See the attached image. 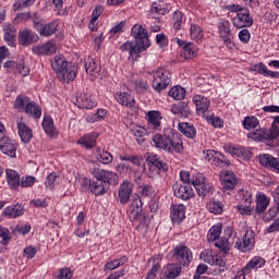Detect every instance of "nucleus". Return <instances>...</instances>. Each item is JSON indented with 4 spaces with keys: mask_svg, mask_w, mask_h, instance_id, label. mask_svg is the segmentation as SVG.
<instances>
[{
    "mask_svg": "<svg viewBox=\"0 0 279 279\" xmlns=\"http://www.w3.org/2000/svg\"><path fill=\"white\" fill-rule=\"evenodd\" d=\"M160 270V264L156 263L153 265L151 269L148 270L145 279H158V271Z\"/></svg>",
    "mask_w": 279,
    "mask_h": 279,
    "instance_id": "nucleus-62",
    "label": "nucleus"
},
{
    "mask_svg": "<svg viewBox=\"0 0 279 279\" xmlns=\"http://www.w3.org/2000/svg\"><path fill=\"white\" fill-rule=\"evenodd\" d=\"M239 38L244 45H247L250 43V38H252V34H250L247 28H243L239 32Z\"/></svg>",
    "mask_w": 279,
    "mask_h": 279,
    "instance_id": "nucleus-63",
    "label": "nucleus"
},
{
    "mask_svg": "<svg viewBox=\"0 0 279 279\" xmlns=\"http://www.w3.org/2000/svg\"><path fill=\"white\" fill-rule=\"evenodd\" d=\"M17 132L22 143H29L32 141L34 133L32 129L23 121L17 122Z\"/></svg>",
    "mask_w": 279,
    "mask_h": 279,
    "instance_id": "nucleus-23",
    "label": "nucleus"
},
{
    "mask_svg": "<svg viewBox=\"0 0 279 279\" xmlns=\"http://www.w3.org/2000/svg\"><path fill=\"white\" fill-rule=\"evenodd\" d=\"M255 236L256 234L252 230H248L242 240L235 242V246L240 252H250L254 247Z\"/></svg>",
    "mask_w": 279,
    "mask_h": 279,
    "instance_id": "nucleus-13",
    "label": "nucleus"
},
{
    "mask_svg": "<svg viewBox=\"0 0 279 279\" xmlns=\"http://www.w3.org/2000/svg\"><path fill=\"white\" fill-rule=\"evenodd\" d=\"M5 175L10 189L16 190L19 186H21V177L19 175V172L12 169H7Z\"/></svg>",
    "mask_w": 279,
    "mask_h": 279,
    "instance_id": "nucleus-31",
    "label": "nucleus"
},
{
    "mask_svg": "<svg viewBox=\"0 0 279 279\" xmlns=\"http://www.w3.org/2000/svg\"><path fill=\"white\" fill-rule=\"evenodd\" d=\"M178 130L187 138H195L197 134V130H195V126L189 122H180L178 125Z\"/></svg>",
    "mask_w": 279,
    "mask_h": 279,
    "instance_id": "nucleus-36",
    "label": "nucleus"
},
{
    "mask_svg": "<svg viewBox=\"0 0 279 279\" xmlns=\"http://www.w3.org/2000/svg\"><path fill=\"white\" fill-rule=\"evenodd\" d=\"M220 182L226 191H234L236 187V178L233 172L223 171L220 173Z\"/></svg>",
    "mask_w": 279,
    "mask_h": 279,
    "instance_id": "nucleus-19",
    "label": "nucleus"
},
{
    "mask_svg": "<svg viewBox=\"0 0 279 279\" xmlns=\"http://www.w3.org/2000/svg\"><path fill=\"white\" fill-rule=\"evenodd\" d=\"M75 106L81 110H93L97 106V101L93 99L90 94H80L76 97Z\"/></svg>",
    "mask_w": 279,
    "mask_h": 279,
    "instance_id": "nucleus-17",
    "label": "nucleus"
},
{
    "mask_svg": "<svg viewBox=\"0 0 279 279\" xmlns=\"http://www.w3.org/2000/svg\"><path fill=\"white\" fill-rule=\"evenodd\" d=\"M225 151L230 154L231 156H236L238 158H245V160H250L252 158V151L243 146H232V144H227L225 146Z\"/></svg>",
    "mask_w": 279,
    "mask_h": 279,
    "instance_id": "nucleus-18",
    "label": "nucleus"
},
{
    "mask_svg": "<svg viewBox=\"0 0 279 279\" xmlns=\"http://www.w3.org/2000/svg\"><path fill=\"white\" fill-rule=\"evenodd\" d=\"M121 51H128L129 52V60H134V56H138V53H143V49L138 47L137 44H134L132 41H126L120 46Z\"/></svg>",
    "mask_w": 279,
    "mask_h": 279,
    "instance_id": "nucleus-29",
    "label": "nucleus"
},
{
    "mask_svg": "<svg viewBox=\"0 0 279 279\" xmlns=\"http://www.w3.org/2000/svg\"><path fill=\"white\" fill-rule=\"evenodd\" d=\"M19 144L8 136H3L0 138V151L9 156L10 158H16V149Z\"/></svg>",
    "mask_w": 279,
    "mask_h": 279,
    "instance_id": "nucleus-11",
    "label": "nucleus"
},
{
    "mask_svg": "<svg viewBox=\"0 0 279 279\" xmlns=\"http://www.w3.org/2000/svg\"><path fill=\"white\" fill-rule=\"evenodd\" d=\"M190 36L195 43H201L204 38V29L197 24H191Z\"/></svg>",
    "mask_w": 279,
    "mask_h": 279,
    "instance_id": "nucleus-41",
    "label": "nucleus"
},
{
    "mask_svg": "<svg viewBox=\"0 0 279 279\" xmlns=\"http://www.w3.org/2000/svg\"><path fill=\"white\" fill-rule=\"evenodd\" d=\"M134 191V184L132 182L125 180L120 184L118 189V197L120 199V204L125 205L130 202L132 197V193Z\"/></svg>",
    "mask_w": 279,
    "mask_h": 279,
    "instance_id": "nucleus-12",
    "label": "nucleus"
},
{
    "mask_svg": "<svg viewBox=\"0 0 279 279\" xmlns=\"http://www.w3.org/2000/svg\"><path fill=\"white\" fill-rule=\"evenodd\" d=\"M259 163L262 167H268L275 169L279 173V158H276L269 154L259 156Z\"/></svg>",
    "mask_w": 279,
    "mask_h": 279,
    "instance_id": "nucleus-24",
    "label": "nucleus"
},
{
    "mask_svg": "<svg viewBox=\"0 0 279 279\" xmlns=\"http://www.w3.org/2000/svg\"><path fill=\"white\" fill-rule=\"evenodd\" d=\"M214 245L223 252V254H228L230 252V242L227 238H219L217 241L214 242Z\"/></svg>",
    "mask_w": 279,
    "mask_h": 279,
    "instance_id": "nucleus-51",
    "label": "nucleus"
},
{
    "mask_svg": "<svg viewBox=\"0 0 279 279\" xmlns=\"http://www.w3.org/2000/svg\"><path fill=\"white\" fill-rule=\"evenodd\" d=\"M41 125L48 136H58V129H56V124H53V118L45 116Z\"/></svg>",
    "mask_w": 279,
    "mask_h": 279,
    "instance_id": "nucleus-32",
    "label": "nucleus"
},
{
    "mask_svg": "<svg viewBox=\"0 0 279 279\" xmlns=\"http://www.w3.org/2000/svg\"><path fill=\"white\" fill-rule=\"evenodd\" d=\"M116 99L121 106H125L126 108H134L136 106V100L128 93H118Z\"/></svg>",
    "mask_w": 279,
    "mask_h": 279,
    "instance_id": "nucleus-37",
    "label": "nucleus"
},
{
    "mask_svg": "<svg viewBox=\"0 0 279 279\" xmlns=\"http://www.w3.org/2000/svg\"><path fill=\"white\" fill-rule=\"evenodd\" d=\"M21 63L15 61H7L4 63V69H8V73H19Z\"/></svg>",
    "mask_w": 279,
    "mask_h": 279,
    "instance_id": "nucleus-61",
    "label": "nucleus"
},
{
    "mask_svg": "<svg viewBox=\"0 0 279 279\" xmlns=\"http://www.w3.org/2000/svg\"><path fill=\"white\" fill-rule=\"evenodd\" d=\"M214 258H215V255L213 254V251H210V250H205L201 253V260H203V263L213 265L215 263Z\"/></svg>",
    "mask_w": 279,
    "mask_h": 279,
    "instance_id": "nucleus-55",
    "label": "nucleus"
},
{
    "mask_svg": "<svg viewBox=\"0 0 279 279\" xmlns=\"http://www.w3.org/2000/svg\"><path fill=\"white\" fill-rule=\"evenodd\" d=\"M193 102L196 106L197 112H208V109L210 108V100L203 95H196L193 97Z\"/></svg>",
    "mask_w": 279,
    "mask_h": 279,
    "instance_id": "nucleus-28",
    "label": "nucleus"
},
{
    "mask_svg": "<svg viewBox=\"0 0 279 279\" xmlns=\"http://www.w3.org/2000/svg\"><path fill=\"white\" fill-rule=\"evenodd\" d=\"M31 104H32V99H29V97L17 96L14 101L13 108L17 110V112H25V108H27L28 105Z\"/></svg>",
    "mask_w": 279,
    "mask_h": 279,
    "instance_id": "nucleus-39",
    "label": "nucleus"
},
{
    "mask_svg": "<svg viewBox=\"0 0 279 279\" xmlns=\"http://www.w3.org/2000/svg\"><path fill=\"white\" fill-rule=\"evenodd\" d=\"M131 132H132L133 136H135V138H141V137L145 136L147 129H145L144 126H141V125L133 124L131 126Z\"/></svg>",
    "mask_w": 279,
    "mask_h": 279,
    "instance_id": "nucleus-57",
    "label": "nucleus"
},
{
    "mask_svg": "<svg viewBox=\"0 0 279 279\" xmlns=\"http://www.w3.org/2000/svg\"><path fill=\"white\" fill-rule=\"evenodd\" d=\"M85 71L92 77H101V65L96 63L95 59H87L85 63Z\"/></svg>",
    "mask_w": 279,
    "mask_h": 279,
    "instance_id": "nucleus-25",
    "label": "nucleus"
},
{
    "mask_svg": "<svg viewBox=\"0 0 279 279\" xmlns=\"http://www.w3.org/2000/svg\"><path fill=\"white\" fill-rule=\"evenodd\" d=\"M219 34L223 45H226L228 49H232L234 44H232V38H230V21L223 20L219 23Z\"/></svg>",
    "mask_w": 279,
    "mask_h": 279,
    "instance_id": "nucleus-16",
    "label": "nucleus"
},
{
    "mask_svg": "<svg viewBox=\"0 0 279 279\" xmlns=\"http://www.w3.org/2000/svg\"><path fill=\"white\" fill-rule=\"evenodd\" d=\"M58 279H72L73 278V270L70 268H63L60 270Z\"/></svg>",
    "mask_w": 279,
    "mask_h": 279,
    "instance_id": "nucleus-64",
    "label": "nucleus"
},
{
    "mask_svg": "<svg viewBox=\"0 0 279 279\" xmlns=\"http://www.w3.org/2000/svg\"><path fill=\"white\" fill-rule=\"evenodd\" d=\"M269 197L265 195V193H259L256 196V207H255V213L257 215H260L267 210V207L269 206Z\"/></svg>",
    "mask_w": 279,
    "mask_h": 279,
    "instance_id": "nucleus-33",
    "label": "nucleus"
},
{
    "mask_svg": "<svg viewBox=\"0 0 279 279\" xmlns=\"http://www.w3.org/2000/svg\"><path fill=\"white\" fill-rule=\"evenodd\" d=\"M4 40L12 47L16 43V28L12 24H5L3 26Z\"/></svg>",
    "mask_w": 279,
    "mask_h": 279,
    "instance_id": "nucleus-34",
    "label": "nucleus"
},
{
    "mask_svg": "<svg viewBox=\"0 0 279 279\" xmlns=\"http://www.w3.org/2000/svg\"><path fill=\"white\" fill-rule=\"evenodd\" d=\"M97 160L101 162V165H110L112 160L114 159L112 157V154H110L108 150L97 148Z\"/></svg>",
    "mask_w": 279,
    "mask_h": 279,
    "instance_id": "nucleus-44",
    "label": "nucleus"
},
{
    "mask_svg": "<svg viewBox=\"0 0 279 279\" xmlns=\"http://www.w3.org/2000/svg\"><path fill=\"white\" fill-rule=\"evenodd\" d=\"M131 36L135 39L137 47L144 51H147L151 47V41L149 40V34L147 29L141 24H135L131 29Z\"/></svg>",
    "mask_w": 279,
    "mask_h": 279,
    "instance_id": "nucleus-7",
    "label": "nucleus"
},
{
    "mask_svg": "<svg viewBox=\"0 0 279 279\" xmlns=\"http://www.w3.org/2000/svg\"><path fill=\"white\" fill-rule=\"evenodd\" d=\"M265 219L266 221H271V219H279V205L271 207L270 210L265 214Z\"/></svg>",
    "mask_w": 279,
    "mask_h": 279,
    "instance_id": "nucleus-58",
    "label": "nucleus"
},
{
    "mask_svg": "<svg viewBox=\"0 0 279 279\" xmlns=\"http://www.w3.org/2000/svg\"><path fill=\"white\" fill-rule=\"evenodd\" d=\"M211 165L215 167H220V169H223L226 167H230V160H228L223 154L216 153V156L214 157V160L211 161Z\"/></svg>",
    "mask_w": 279,
    "mask_h": 279,
    "instance_id": "nucleus-48",
    "label": "nucleus"
},
{
    "mask_svg": "<svg viewBox=\"0 0 279 279\" xmlns=\"http://www.w3.org/2000/svg\"><path fill=\"white\" fill-rule=\"evenodd\" d=\"M227 10L236 14L232 19L233 27H236V29H243V27H252L254 25V17L250 14V9L239 4H230L227 5Z\"/></svg>",
    "mask_w": 279,
    "mask_h": 279,
    "instance_id": "nucleus-5",
    "label": "nucleus"
},
{
    "mask_svg": "<svg viewBox=\"0 0 279 279\" xmlns=\"http://www.w3.org/2000/svg\"><path fill=\"white\" fill-rule=\"evenodd\" d=\"M77 145L85 147V149H93L97 145V135L86 134L77 141Z\"/></svg>",
    "mask_w": 279,
    "mask_h": 279,
    "instance_id": "nucleus-35",
    "label": "nucleus"
},
{
    "mask_svg": "<svg viewBox=\"0 0 279 279\" xmlns=\"http://www.w3.org/2000/svg\"><path fill=\"white\" fill-rule=\"evenodd\" d=\"M3 215L9 217L10 219H16V217L25 215V207L22 204L9 206L4 208Z\"/></svg>",
    "mask_w": 279,
    "mask_h": 279,
    "instance_id": "nucleus-26",
    "label": "nucleus"
},
{
    "mask_svg": "<svg viewBox=\"0 0 279 279\" xmlns=\"http://www.w3.org/2000/svg\"><path fill=\"white\" fill-rule=\"evenodd\" d=\"M125 263H128V257L122 256L119 259H114V260L108 262L105 265V269L107 271H114V269H119V267H122V265H125Z\"/></svg>",
    "mask_w": 279,
    "mask_h": 279,
    "instance_id": "nucleus-46",
    "label": "nucleus"
},
{
    "mask_svg": "<svg viewBox=\"0 0 279 279\" xmlns=\"http://www.w3.org/2000/svg\"><path fill=\"white\" fill-rule=\"evenodd\" d=\"M171 84V72L165 68H159L153 73V88L157 93H162Z\"/></svg>",
    "mask_w": 279,
    "mask_h": 279,
    "instance_id": "nucleus-6",
    "label": "nucleus"
},
{
    "mask_svg": "<svg viewBox=\"0 0 279 279\" xmlns=\"http://www.w3.org/2000/svg\"><path fill=\"white\" fill-rule=\"evenodd\" d=\"M51 66L58 75H62L63 82H73L77 76V64L66 62L64 57H54Z\"/></svg>",
    "mask_w": 279,
    "mask_h": 279,
    "instance_id": "nucleus-4",
    "label": "nucleus"
},
{
    "mask_svg": "<svg viewBox=\"0 0 279 279\" xmlns=\"http://www.w3.org/2000/svg\"><path fill=\"white\" fill-rule=\"evenodd\" d=\"M193 186L196 190V193L197 195H199V197H206V195L210 193V185L208 184V182H206V178H204V175L202 174L196 177L192 181V184L191 182H175L172 185V190L175 197L186 202V199H191V197L195 195Z\"/></svg>",
    "mask_w": 279,
    "mask_h": 279,
    "instance_id": "nucleus-1",
    "label": "nucleus"
},
{
    "mask_svg": "<svg viewBox=\"0 0 279 279\" xmlns=\"http://www.w3.org/2000/svg\"><path fill=\"white\" fill-rule=\"evenodd\" d=\"M153 143L157 149H162L167 154H182L184 146L180 135L175 134L172 130L162 131L153 136Z\"/></svg>",
    "mask_w": 279,
    "mask_h": 279,
    "instance_id": "nucleus-2",
    "label": "nucleus"
},
{
    "mask_svg": "<svg viewBox=\"0 0 279 279\" xmlns=\"http://www.w3.org/2000/svg\"><path fill=\"white\" fill-rule=\"evenodd\" d=\"M207 208L213 215H221L223 213V204L215 198L207 204Z\"/></svg>",
    "mask_w": 279,
    "mask_h": 279,
    "instance_id": "nucleus-47",
    "label": "nucleus"
},
{
    "mask_svg": "<svg viewBox=\"0 0 279 279\" xmlns=\"http://www.w3.org/2000/svg\"><path fill=\"white\" fill-rule=\"evenodd\" d=\"M36 3V0H16L13 4V10H23L25 8H32Z\"/></svg>",
    "mask_w": 279,
    "mask_h": 279,
    "instance_id": "nucleus-53",
    "label": "nucleus"
},
{
    "mask_svg": "<svg viewBox=\"0 0 279 279\" xmlns=\"http://www.w3.org/2000/svg\"><path fill=\"white\" fill-rule=\"evenodd\" d=\"M147 162L151 165L153 167H156L159 171H162L166 173V171H169V165L160 158L158 155H149L147 157Z\"/></svg>",
    "mask_w": 279,
    "mask_h": 279,
    "instance_id": "nucleus-30",
    "label": "nucleus"
},
{
    "mask_svg": "<svg viewBox=\"0 0 279 279\" xmlns=\"http://www.w3.org/2000/svg\"><path fill=\"white\" fill-rule=\"evenodd\" d=\"M166 271L169 278L175 279L182 274V267L178 266L177 264H168Z\"/></svg>",
    "mask_w": 279,
    "mask_h": 279,
    "instance_id": "nucleus-50",
    "label": "nucleus"
},
{
    "mask_svg": "<svg viewBox=\"0 0 279 279\" xmlns=\"http://www.w3.org/2000/svg\"><path fill=\"white\" fill-rule=\"evenodd\" d=\"M147 128L148 130H153L155 132L160 131L162 125V114L160 111H148L146 114Z\"/></svg>",
    "mask_w": 279,
    "mask_h": 279,
    "instance_id": "nucleus-14",
    "label": "nucleus"
},
{
    "mask_svg": "<svg viewBox=\"0 0 279 279\" xmlns=\"http://www.w3.org/2000/svg\"><path fill=\"white\" fill-rule=\"evenodd\" d=\"M93 175L95 179L89 182V191L93 195H105L110 189V184H119V175L117 172L94 170Z\"/></svg>",
    "mask_w": 279,
    "mask_h": 279,
    "instance_id": "nucleus-3",
    "label": "nucleus"
},
{
    "mask_svg": "<svg viewBox=\"0 0 279 279\" xmlns=\"http://www.w3.org/2000/svg\"><path fill=\"white\" fill-rule=\"evenodd\" d=\"M33 184H36V178L32 175L23 177L20 181L22 189H29Z\"/></svg>",
    "mask_w": 279,
    "mask_h": 279,
    "instance_id": "nucleus-60",
    "label": "nucleus"
},
{
    "mask_svg": "<svg viewBox=\"0 0 279 279\" xmlns=\"http://www.w3.org/2000/svg\"><path fill=\"white\" fill-rule=\"evenodd\" d=\"M184 20V14L180 11H175L172 17L174 29L182 28V21Z\"/></svg>",
    "mask_w": 279,
    "mask_h": 279,
    "instance_id": "nucleus-56",
    "label": "nucleus"
},
{
    "mask_svg": "<svg viewBox=\"0 0 279 279\" xmlns=\"http://www.w3.org/2000/svg\"><path fill=\"white\" fill-rule=\"evenodd\" d=\"M222 230L223 227H221V225L211 227L207 233V241H209V243H215V241L219 240Z\"/></svg>",
    "mask_w": 279,
    "mask_h": 279,
    "instance_id": "nucleus-43",
    "label": "nucleus"
},
{
    "mask_svg": "<svg viewBox=\"0 0 279 279\" xmlns=\"http://www.w3.org/2000/svg\"><path fill=\"white\" fill-rule=\"evenodd\" d=\"M141 197H151L155 193L154 186L150 184H143L140 186Z\"/></svg>",
    "mask_w": 279,
    "mask_h": 279,
    "instance_id": "nucleus-59",
    "label": "nucleus"
},
{
    "mask_svg": "<svg viewBox=\"0 0 279 279\" xmlns=\"http://www.w3.org/2000/svg\"><path fill=\"white\" fill-rule=\"evenodd\" d=\"M170 10L165 4V2H154L151 4V8L149 10V16H153V19H156V15L158 16H165V14H169Z\"/></svg>",
    "mask_w": 279,
    "mask_h": 279,
    "instance_id": "nucleus-27",
    "label": "nucleus"
},
{
    "mask_svg": "<svg viewBox=\"0 0 279 279\" xmlns=\"http://www.w3.org/2000/svg\"><path fill=\"white\" fill-rule=\"evenodd\" d=\"M168 95H169V97H172V99L182 101V99H184V97H186V90L184 89V87L174 86L169 90Z\"/></svg>",
    "mask_w": 279,
    "mask_h": 279,
    "instance_id": "nucleus-45",
    "label": "nucleus"
},
{
    "mask_svg": "<svg viewBox=\"0 0 279 279\" xmlns=\"http://www.w3.org/2000/svg\"><path fill=\"white\" fill-rule=\"evenodd\" d=\"M24 112H26L28 117H32L33 119H40V117H43V110L33 101H31L28 107L25 108Z\"/></svg>",
    "mask_w": 279,
    "mask_h": 279,
    "instance_id": "nucleus-42",
    "label": "nucleus"
},
{
    "mask_svg": "<svg viewBox=\"0 0 279 279\" xmlns=\"http://www.w3.org/2000/svg\"><path fill=\"white\" fill-rule=\"evenodd\" d=\"M240 215H252L254 208L252 207V193L242 191L239 194V204L235 206Z\"/></svg>",
    "mask_w": 279,
    "mask_h": 279,
    "instance_id": "nucleus-10",
    "label": "nucleus"
},
{
    "mask_svg": "<svg viewBox=\"0 0 279 279\" xmlns=\"http://www.w3.org/2000/svg\"><path fill=\"white\" fill-rule=\"evenodd\" d=\"M40 37L34 31L29 28H24V31H20L19 34V43L23 47H29V45H34V43H38Z\"/></svg>",
    "mask_w": 279,
    "mask_h": 279,
    "instance_id": "nucleus-15",
    "label": "nucleus"
},
{
    "mask_svg": "<svg viewBox=\"0 0 279 279\" xmlns=\"http://www.w3.org/2000/svg\"><path fill=\"white\" fill-rule=\"evenodd\" d=\"M33 27L36 29V32H38L40 36L49 38L50 36H53L56 32H58V22H50L45 24L40 15H35L33 16Z\"/></svg>",
    "mask_w": 279,
    "mask_h": 279,
    "instance_id": "nucleus-8",
    "label": "nucleus"
},
{
    "mask_svg": "<svg viewBox=\"0 0 279 279\" xmlns=\"http://www.w3.org/2000/svg\"><path fill=\"white\" fill-rule=\"evenodd\" d=\"M247 136L252 141H256V142L269 141V133H267L263 130H257L255 132H251L247 134Z\"/></svg>",
    "mask_w": 279,
    "mask_h": 279,
    "instance_id": "nucleus-49",
    "label": "nucleus"
},
{
    "mask_svg": "<svg viewBox=\"0 0 279 279\" xmlns=\"http://www.w3.org/2000/svg\"><path fill=\"white\" fill-rule=\"evenodd\" d=\"M171 112L177 117H184L185 119H189L191 114H193V111H191V107L186 101H181L179 104L172 105Z\"/></svg>",
    "mask_w": 279,
    "mask_h": 279,
    "instance_id": "nucleus-20",
    "label": "nucleus"
},
{
    "mask_svg": "<svg viewBox=\"0 0 279 279\" xmlns=\"http://www.w3.org/2000/svg\"><path fill=\"white\" fill-rule=\"evenodd\" d=\"M173 258L179 265L186 267L193 260V252L186 245H177L173 250Z\"/></svg>",
    "mask_w": 279,
    "mask_h": 279,
    "instance_id": "nucleus-9",
    "label": "nucleus"
},
{
    "mask_svg": "<svg viewBox=\"0 0 279 279\" xmlns=\"http://www.w3.org/2000/svg\"><path fill=\"white\" fill-rule=\"evenodd\" d=\"M260 267H265V258L255 256L246 264L244 271L250 274L252 269H260Z\"/></svg>",
    "mask_w": 279,
    "mask_h": 279,
    "instance_id": "nucleus-38",
    "label": "nucleus"
},
{
    "mask_svg": "<svg viewBox=\"0 0 279 279\" xmlns=\"http://www.w3.org/2000/svg\"><path fill=\"white\" fill-rule=\"evenodd\" d=\"M258 119L256 117H246L243 121L244 130H256L258 128Z\"/></svg>",
    "mask_w": 279,
    "mask_h": 279,
    "instance_id": "nucleus-52",
    "label": "nucleus"
},
{
    "mask_svg": "<svg viewBox=\"0 0 279 279\" xmlns=\"http://www.w3.org/2000/svg\"><path fill=\"white\" fill-rule=\"evenodd\" d=\"M32 51L35 56H52V53H56L57 47L53 41H47L40 46L33 47Z\"/></svg>",
    "mask_w": 279,
    "mask_h": 279,
    "instance_id": "nucleus-21",
    "label": "nucleus"
},
{
    "mask_svg": "<svg viewBox=\"0 0 279 279\" xmlns=\"http://www.w3.org/2000/svg\"><path fill=\"white\" fill-rule=\"evenodd\" d=\"M186 217V207L184 205H172L170 218L173 223H182Z\"/></svg>",
    "mask_w": 279,
    "mask_h": 279,
    "instance_id": "nucleus-22",
    "label": "nucleus"
},
{
    "mask_svg": "<svg viewBox=\"0 0 279 279\" xmlns=\"http://www.w3.org/2000/svg\"><path fill=\"white\" fill-rule=\"evenodd\" d=\"M58 179V174L56 172H51L47 175L45 181L46 189H49L50 191H53L56 187V180Z\"/></svg>",
    "mask_w": 279,
    "mask_h": 279,
    "instance_id": "nucleus-54",
    "label": "nucleus"
},
{
    "mask_svg": "<svg viewBox=\"0 0 279 279\" xmlns=\"http://www.w3.org/2000/svg\"><path fill=\"white\" fill-rule=\"evenodd\" d=\"M195 56H197V47H195L192 43L182 48L181 57L184 58V60H193Z\"/></svg>",
    "mask_w": 279,
    "mask_h": 279,
    "instance_id": "nucleus-40",
    "label": "nucleus"
}]
</instances>
